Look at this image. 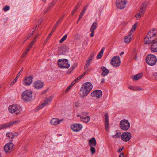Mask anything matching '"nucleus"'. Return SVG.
Segmentation results:
<instances>
[{
  "label": "nucleus",
  "mask_w": 157,
  "mask_h": 157,
  "mask_svg": "<svg viewBox=\"0 0 157 157\" xmlns=\"http://www.w3.org/2000/svg\"><path fill=\"white\" fill-rule=\"evenodd\" d=\"M156 29L153 28L150 30L148 33L144 40L145 44H148L152 43L157 39Z\"/></svg>",
  "instance_id": "nucleus-1"
},
{
  "label": "nucleus",
  "mask_w": 157,
  "mask_h": 157,
  "mask_svg": "<svg viewBox=\"0 0 157 157\" xmlns=\"http://www.w3.org/2000/svg\"><path fill=\"white\" fill-rule=\"evenodd\" d=\"M92 87V84L90 82L84 83L82 86L80 90V93H82L83 94L82 97L83 98L87 96Z\"/></svg>",
  "instance_id": "nucleus-2"
},
{
  "label": "nucleus",
  "mask_w": 157,
  "mask_h": 157,
  "mask_svg": "<svg viewBox=\"0 0 157 157\" xmlns=\"http://www.w3.org/2000/svg\"><path fill=\"white\" fill-rule=\"evenodd\" d=\"M8 109L10 113H14L17 115L20 114L21 110V107L18 105H10L9 106Z\"/></svg>",
  "instance_id": "nucleus-3"
},
{
  "label": "nucleus",
  "mask_w": 157,
  "mask_h": 157,
  "mask_svg": "<svg viewBox=\"0 0 157 157\" xmlns=\"http://www.w3.org/2000/svg\"><path fill=\"white\" fill-rule=\"evenodd\" d=\"M22 99L25 101H30L32 98V92L29 90H25L21 94Z\"/></svg>",
  "instance_id": "nucleus-4"
},
{
  "label": "nucleus",
  "mask_w": 157,
  "mask_h": 157,
  "mask_svg": "<svg viewBox=\"0 0 157 157\" xmlns=\"http://www.w3.org/2000/svg\"><path fill=\"white\" fill-rule=\"evenodd\" d=\"M157 59L156 57L151 54L148 55L146 58V63L150 66L155 65L157 62Z\"/></svg>",
  "instance_id": "nucleus-5"
},
{
  "label": "nucleus",
  "mask_w": 157,
  "mask_h": 157,
  "mask_svg": "<svg viewBox=\"0 0 157 157\" xmlns=\"http://www.w3.org/2000/svg\"><path fill=\"white\" fill-rule=\"evenodd\" d=\"M68 60L66 59H60L58 61L59 67L61 68H68L70 65L68 63Z\"/></svg>",
  "instance_id": "nucleus-6"
},
{
  "label": "nucleus",
  "mask_w": 157,
  "mask_h": 157,
  "mask_svg": "<svg viewBox=\"0 0 157 157\" xmlns=\"http://www.w3.org/2000/svg\"><path fill=\"white\" fill-rule=\"evenodd\" d=\"M119 124L121 128L124 131L128 130L130 127V123L127 120L125 119L121 120Z\"/></svg>",
  "instance_id": "nucleus-7"
},
{
  "label": "nucleus",
  "mask_w": 157,
  "mask_h": 157,
  "mask_svg": "<svg viewBox=\"0 0 157 157\" xmlns=\"http://www.w3.org/2000/svg\"><path fill=\"white\" fill-rule=\"evenodd\" d=\"M111 63L113 66L115 67L119 66L121 63L120 57L117 56L113 57L111 59Z\"/></svg>",
  "instance_id": "nucleus-8"
},
{
  "label": "nucleus",
  "mask_w": 157,
  "mask_h": 157,
  "mask_svg": "<svg viewBox=\"0 0 157 157\" xmlns=\"http://www.w3.org/2000/svg\"><path fill=\"white\" fill-rule=\"evenodd\" d=\"M116 4L117 8L123 9L125 7L126 1V0H117Z\"/></svg>",
  "instance_id": "nucleus-9"
},
{
  "label": "nucleus",
  "mask_w": 157,
  "mask_h": 157,
  "mask_svg": "<svg viewBox=\"0 0 157 157\" xmlns=\"http://www.w3.org/2000/svg\"><path fill=\"white\" fill-rule=\"evenodd\" d=\"M53 97H54L53 96H51L47 98L45 100L44 103H43L41 105H39L37 108L36 109L38 111L42 109L44 107V106L47 105L49 103H50L51 101L53 99Z\"/></svg>",
  "instance_id": "nucleus-10"
},
{
  "label": "nucleus",
  "mask_w": 157,
  "mask_h": 157,
  "mask_svg": "<svg viewBox=\"0 0 157 157\" xmlns=\"http://www.w3.org/2000/svg\"><path fill=\"white\" fill-rule=\"evenodd\" d=\"M131 136V134L130 132H125L122 134L121 138L123 141L125 142H127L130 140Z\"/></svg>",
  "instance_id": "nucleus-11"
},
{
  "label": "nucleus",
  "mask_w": 157,
  "mask_h": 157,
  "mask_svg": "<svg viewBox=\"0 0 157 157\" xmlns=\"http://www.w3.org/2000/svg\"><path fill=\"white\" fill-rule=\"evenodd\" d=\"M33 79L31 76L26 77L23 81V84L25 86H29L31 83Z\"/></svg>",
  "instance_id": "nucleus-12"
},
{
  "label": "nucleus",
  "mask_w": 157,
  "mask_h": 157,
  "mask_svg": "<svg viewBox=\"0 0 157 157\" xmlns=\"http://www.w3.org/2000/svg\"><path fill=\"white\" fill-rule=\"evenodd\" d=\"M147 4L148 3L146 1L144 2L142 4L139 11V13L141 15H143L144 14Z\"/></svg>",
  "instance_id": "nucleus-13"
},
{
  "label": "nucleus",
  "mask_w": 157,
  "mask_h": 157,
  "mask_svg": "<svg viewBox=\"0 0 157 157\" xmlns=\"http://www.w3.org/2000/svg\"><path fill=\"white\" fill-rule=\"evenodd\" d=\"M102 95V92L100 90H95L91 93V96L93 97H96L97 98L101 97Z\"/></svg>",
  "instance_id": "nucleus-14"
},
{
  "label": "nucleus",
  "mask_w": 157,
  "mask_h": 157,
  "mask_svg": "<svg viewBox=\"0 0 157 157\" xmlns=\"http://www.w3.org/2000/svg\"><path fill=\"white\" fill-rule=\"evenodd\" d=\"M82 126L80 124H75L72 125L71 126V129L74 131H79L82 128Z\"/></svg>",
  "instance_id": "nucleus-15"
},
{
  "label": "nucleus",
  "mask_w": 157,
  "mask_h": 157,
  "mask_svg": "<svg viewBox=\"0 0 157 157\" xmlns=\"http://www.w3.org/2000/svg\"><path fill=\"white\" fill-rule=\"evenodd\" d=\"M14 144L12 143H8L6 144L4 147V150L6 153H7L9 151L11 150L13 148Z\"/></svg>",
  "instance_id": "nucleus-16"
},
{
  "label": "nucleus",
  "mask_w": 157,
  "mask_h": 157,
  "mask_svg": "<svg viewBox=\"0 0 157 157\" xmlns=\"http://www.w3.org/2000/svg\"><path fill=\"white\" fill-rule=\"evenodd\" d=\"M44 83L40 81H37L34 83L33 85L34 87L37 89H40L42 88Z\"/></svg>",
  "instance_id": "nucleus-17"
},
{
  "label": "nucleus",
  "mask_w": 157,
  "mask_h": 157,
  "mask_svg": "<svg viewBox=\"0 0 157 157\" xmlns=\"http://www.w3.org/2000/svg\"><path fill=\"white\" fill-rule=\"evenodd\" d=\"M20 121L19 120H17L11 122H10L6 123L4 124L5 128H6L11 126H12L16 124H18L20 122Z\"/></svg>",
  "instance_id": "nucleus-18"
},
{
  "label": "nucleus",
  "mask_w": 157,
  "mask_h": 157,
  "mask_svg": "<svg viewBox=\"0 0 157 157\" xmlns=\"http://www.w3.org/2000/svg\"><path fill=\"white\" fill-rule=\"evenodd\" d=\"M62 120L63 119L59 120L57 118H53L51 121V123L52 125H56L59 124Z\"/></svg>",
  "instance_id": "nucleus-19"
},
{
  "label": "nucleus",
  "mask_w": 157,
  "mask_h": 157,
  "mask_svg": "<svg viewBox=\"0 0 157 157\" xmlns=\"http://www.w3.org/2000/svg\"><path fill=\"white\" fill-rule=\"evenodd\" d=\"M105 130L106 131H108L109 129V117L107 114H105Z\"/></svg>",
  "instance_id": "nucleus-20"
},
{
  "label": "nucleus",
  "mask_w": 157,
  "mask_h": 157,
  "mask_svg": "<svg viewBox=\"0 0 157 157\" xmlns=\"http://www.w3.org/2000/svg\"><path fill=\"white\" fill-rule=\"evenodd\" d=\"M151 45L150 49L152 52H157V41L153 42Z\"/></svg>",
  "instance_id": "nucleus-21"
},
{
  "label": "nucleus",
  "mask_w": 157,
  "mask_h": 157,
  "mask_svg": "<svg viewBox=\"0 0 157 157\" xmlns=\"http://www.w3.org/2000/svg\"><path fill=\"white\" fill-rule=\"evenodd\" d=\"M89 144L90 146H95L96 142L95 138L93 137L89 141Z\"/></svg>",
  "instance_id": "nucleus-22"
},
{
  "label": "nucleus",
  "mask_w": 157,
  "mask_h": 157,
  "mask_svg": "<svg viewBox=\"0 0 157 157\" xmlns=\"http://www.w3.org/2000/svg\"><path fill=\"white\" fill-rule=\"evenodd\" d=\"M143 73H140L133 76L132 78L135 81H137L141 78L143 75Z\"/></svg>",
  "instance_id": "nucleus-23"
},
{
  "label": "nucleus",
  "mask_w": 157,
  "mask_h": 157,
  "mask_svg": "<svg viewBox=\"0 0 157 157\" xmlns=\"http://www.w3.org/2000/svg\"><path fill=\"white\" fill-rule=\"evenodd\" d=\"M131 35H130V33H129L128 35L125 37L124 39V41L126 43H128L130 42L132 40Z\"/></svg>",
  "instance_id": "nucleus-24"
},
{
  "label": "nucleus",
  "mask_w": 157,
  "mask_h": 157,
  "mask_svg": "<svg viewBox=\"0 0 157 157\" xmlns=\"http://www.w3.org/2000/svg\"><path fill=\"white\" fill-rule=\"evenodd\" d=\"M57 0H54L51 3H50L48 4V6L47 8V9L44 12V13H46L53 6L54 4L56 2Z\"/></svg>",
  "instance_id": "nucleus-25"
},
{
  "label": "nucleus",
  "mask_w": 157,
  "mask_h": 157,
  "mask_svg": "<svg viewBox=\"0 0 157 157\" xmlns=\"http://www.w3.org/2000/svg\"><path fill=\"white\" fill-rule=\"evenodd\" d=\"M101 69L103 71L101 75L103 76H106L109 73L108 70L105 67L103 66L101 67Z\"/></svg>",
  "instance_id": "nucleus-26"
},
{
  "label": "nucleus",
  "mask_w": 157,
  "mask_h": 157,
  "mask_svg": "<svg viewBox=\"0 0 157 157\" xmlns=\"http://www.w3.org/2000/svg\"><path fill=\"white\" fill-rule=\"evenodd\" d=\"M90 117L89 116H87L86 117H81L80 120L82 121L87 123L90 121Z\"/></svg>",
  "instance_id": "nucleus-27"
},
{
  "label": "nucleus",
  "mask_w": 157,
  "mask_h": 157,
  "mask_svg": "<svg viewBox=\"0 0 157 157\" xmlns=\"http://www.w3.org/2000/svg\"><path fill=\"white\" fill-rule=\"evenodd\" d=\"M105 50V48L103 47L99 53L97 55V58L99 59L101 58L103 55V53Z\"/></svg>",
  "instance_id": "nucleus-28"
},
{
  "label": "nucleus",
  "mask_w": 157,
  "mask_h": 157,
  "mask_svg": "<svg viewBox=\"0 0 157 157\" xmlns=\"http://www.w3.org/2000/svg\"><path fill=\"white\" fill-rule=\"evenodd\" d=\"M97 27V23L96 22H94L92 25L90 29V31H94Z\"/></svg>",
  "instance_id": "nucleus-29"
},
{
  "label": "nucleus",
  "mask_w": 157,
  "mask_h": 157,
  "mask_svg": "<svg viewBox=\"0 0 157 157\" xmlns=\"http://www.w3.org/2000/svg\"><path fill=\"white\" fill-rule=\"evenodd\" d=\"M137 25V23H136L132 26L129 33H130V35H132V34L134 32L135 29H136Z\"/></svg>",
  "instance_id": "nucleus-30"
},
{
  "label": "nucleus",
  "mask_w": 157,
  "mask_h": 157,
  "mask_svg": "<svg viewBox=\"0 0 157 157\" xmlns=\"http://www.w3.org/2000/svg\"><path fill=\"white\" fill-rule=\"evenodd\" d=\"M6 136L7 137H8L10 140L13 141V138L12 133H7L6 134Z\"/></svg>",
  "instance_id": "nucleus-31"
},
{
  "label": "nucleus",
  "mask_w": 157,
  "mask_h": 157,
  "mask_svg": "<svg viewBox=\"0 0 157 157\" xmlns=\"http://www.w3.org/2000/svg\"><path fill=\"white\" fill-rule=\"evenodd\" d=\"M95 52H93L90 55L87 61H88V62H91L94 56L95 55Z\"/></svg>",
  "instance_id": "nucleus-32"
},
{
  "label": "nucleus",
  "mask_w": 157,
  "mask_h": 157,
  "mask_svg": "<svg viewBox=\"0 0 157 157\" xmlns=\"http://www.w3.org/2000/svg\"><path fill=\"white\" fill-rule=\"evenodd\" d=\"M116 134L115 135H113L112 137L114 138H118L120 137L121 136V133L118 132L117 131H116Z\"/></svg>",
  "instance_id": "nucleus-33"
},
{
  "label": "nucleus",
  "mask_w": 157,
  "mask_h": 157,
  "mask_svg": "<svg viewBox=\"0 0 157 157\" xmlns=\"http://www.w3.org/2000/svg\"><path fill=\"white\" fill-rule=\"evenodd\" d=\"M55 30H53V29H52V30L51 31L50 33H49V35H48L47 38H46V40L45 41V42H44V43H46V42H47L49 39L51 37V35H52V33H53Z\"/></svg>",
  "instance_id": "nucleus-34"
},
{
  "label": "nucleus",
  "mask_w": 157,
  "mask_h": 157,
  "mask_svg": "<svg viewBox=\"0 0 157 157\" xmlns=\"http://www.w3.org/2000/svg\"><path fill=\"white\" fill-rule=\"evenodd\" d=\"M77 65V63H75L72 65V67L70 69L69 71H70L69 73H71L72 71H73L76 67Z\"/></svg>",
  "instance_id": "nucleus-35"
},
{
  "label": "nucleus",
  "mask_w": 157,
  "mask_h": 157,
  "mask_svg": "<svg viewBox=\"0 0 157 157\" xmlns=\"http://www.w3.org/2000/svg\"><path fill=\"white\" fill-rule=\"evenodd\" d=\"M90 65V62H88V61H86V63L84 67V69L85 70H86L89 67Z\"/></svg>",
  "instance_id": "nucleus-36"
},
{
  "label": "nucleus",
  "mask_w": 157,
  "mask_h": 157,
  "mask_svg": "<svg viewBox=\"0 0 157 157\" xmlns=\"http://www.w3.org/2000/svg\"><path fill=\"white\" fill-rule=\"evenodd\" d=\"M67 37V35L65 34L60 40L59 42L60 43H63L66 39Z\"/></svg>",
  "instance_id": "nucleus-37"
},
{
  "label": "nucleus",
  "mask_w": 157,
  "mask_h": 157,
  "mask_svg": "<svg viewBox=\"0 0 157 157\" xmlns=\"http://www.w3.org/2000/svg\"><path fill=\"white\" fill-rule=\"evenodd\" d=\"M91 148L90 149L92 154H94L95 153V149L93 147V146H90Z\"/></svg>",
  "instance_id": "nucleus-38"
},
{
  "label": "nucleus",
  "mask_w": 157,
  "mask_h": 157,
  "mask_svg": "<svg viewBox=\"0 0 157 157\" xmlns=\"http://www.w3.org/2000/svg\"><path fill=\"white\" fill-rule=\"evenodd\" d=\"M10 9V7L8 6H5L3 8V10L5 11H6Z\"/></svg>",
  "instance_id": "nucleus-39"
},
{
  "label": "nucleus",
  "mask_w": 157,
  "mask_h": 157,
  "mask_svg": "<svg viewBox=\"0 0 157 157\" xmlns=\"http://www.w3.org/2000/svg\"><path fill=\"white\" fill-rule=\"evenodd\" d=\"M142 15L140 13L136 14L135 15V17L137 19H139L141 17V16Z\"/></svg>",
  "instance_id": "nucleus-40"
},
{
  "label": "nucleus",
  "mask_w": 157,
  "mask_h": 157,
  "mask_svg": "<svg viewBox=\"0 0 157 157\" xmlns=\"http://www.w3.org/2000/svg\"><path fill=\"white\" fill-rule=\"evenodd\" d=\"M143 91L144 90L141 88L138 87H135V90L134 91Z\"/></svg>",
  "instance_id": "nucleus-41"
},
{
  "label": "nucleus",
  "mask_w": 157,
  "mask_h": 157,
  "mask_svg": "<svg viewBox=\"0 0 157 157\" xmlns=\"http://www.w3.org/2000/svg\"><path fill=\"white\" fill-rule=\"evenodd\" d=\"M132 57L135 59H136L137 58L136 55L135 53H134L132 55Z\"/></svg>",
  "instance_id": "nucleus-42"
},
{
  "label": "nucleus",
  "mask_w": 157,
  "mask_h": 157,
  "mask_svg": "<svg viewBox=\"0 0 157 157\" xmlns=\"http://www.w3.org/2000/svg\"><path fill=\"white\" fill-rule=\"evenodd\" d=\"M72 86L71 85H69V86L67 88L65 92H67L70 90V89L72 87Z\"/></svg>",
  "instance_id": "nucleus-43"
},
{
  "label": "nucleus",
  "mask_w": 157,
  "mask_h": 157,
  "mask_svg": "<svg viewBox=\"0 0 157 157\" xmlns=\"http://www.w3.org/2000/svg\"><path fill=\"white\" fill-rule=\"evenodd\" d=\"M33 45L32 44H31V43H30L28 45V47L27 48V51H29L30 49L31 48L32 45Z\"/></svg>",
  "instance_id": "nucleus-44"
},
{
  "label": "nucleus",
  "mask_w": 157,
  "mask_h": 157,
  "mask_svg": "<svg viewBox=\"0 0 157 157\" xmlns=\"http://www.w3.org/2000/svg\"><path fill=\"white\" fill-rule=\"evenodd\" d=\"M88 114H89V112H82L81 113V114L82 115L85 116H86Z\"/></svg>",
  "instance_id": "nucleus-45"
},
{
  "label": "nucleus",
  "mask_w": 157,
  "mask_h": 157,
  "mask_svg": "<svg viewBox=\"0 0 157 157\" xmlns=\"http://www.w3.org/2000/svg\"><path fill=\"white\" fill-rule=\"evenodd\" d=\"M17 79H15V78L13 79V81L11 82L10 85L13 86L17 81Z\"/></svg>",
  "instance_id": "nucleus-46"
},
{
  "label": "nucleus",
  "mask_w": 157,
  "mask_h": 157,
  "mask_svg": "<svg viewBox=\"0 0 157 157\" xmlns=\"http://www.w3.org/2000/svg\"><path fill=\"white\" fill-rule=\"evenodd\" d=\"M13 138H14L15 137H16L18 135V134L17 132H14V133H13Z\"/></svg>",
  "instance_id": "nucleus-47"
},
{
  "label": "nucleus",
  "mask_w": 157,
  "mask_h": 157,
  "mask_svg": "<svg viewBox=\"0 0 157 157\" xmlns=\"http://www.w3.org/2000/svg\"><path fill=\"white\" fill-rule=\"evenodd\" d=\"M59 25H58V24L56 23L54 26L53 27V28H52V29L53 30H55L56 29V28Z\"/></svg>",
  "instance_id": "nucleus-48"
},
{
  "label": "nucleus",
  "mask_w": 157,
  "mask_h": 157,
  "mask_svg": "<svg viewBox=\"0 0 157 157\" xmlns=\"http://www.w3.org/2000/svg\"><path fill=\"white\" fill-rule=\"evenodd\" d=\"M59 25H58V24L56 23L54 26L53 27V28H52V29L53 30H55L56 29V28Z\"/></svg>",
  "instance_id": "nucleus-49"
},
{
  "label": "nucleus",
  "mask_w": 157,
  "mask_h": 157,
  "mask_svg": "<svg viewBox=\"0 0 157 157\" xmlns=\"http://www.w3.org/2000/svg\"><path fill=\"white\" fill-rule=\"evenodd\" d=\"M29 51H27V49H26V50H25V51H24V53H23L22 55V57H23L24 56H25L26 54L27 53V52H28Z\"/></svg>",
  "instance_id": "nucleus-50"
},
{
  "label": "nucleus",
  "mask_w": 157,
  "mask_h": 157,
  "mask_svg": "<svg viewBox=\"0 0 157 157\" xmlns=\"http://www.w3.org/2000/svg\"><path fill=\"white\" fill-rule=\"evenodd\" d=\"M88 6V5L87 4L85 7H84L82 11L85 12V11L87 10V7Z\"/></svg>",
  "instance_id": "nucleus-51"
},
{
  "label": "nucleus",
  "mask_w": 157,
  "mask_h": 157,
  "mask_svg": "<svg viewBox=\"0 0 157 157\" xmlns=\"http://www.w3.org/2000/svg\"><path fill=\"white\" fill-rule=\"evenodd\" d=\"M5 128L4 124L0 125V130Z\"/></svg>",
  "instance_id": "nucleus-52"
},
{
  "label": "nucleus",
  "mask_w": 157,
  "mask_h": 157,
  "mask_svg": "<svg viewBox=\"0 0 157 157\" xmlns=\"http://www.w3.org/2000/svg\"><path fill=\"white\" fill-rule=\"evenodd\" d=\"M77 9L75 8L72 11L71 14L73 15L76 12Z\"/></svg>",
  "instance_id": "nucleus-53"
},
{
  "label": "nucleus",
  "mask_w": 157,
  "mask_h": 157,
  "mask_svg": "<svg viewBox=\"0 0 157 157\" xmlns=\"http://www.w3.org/2000/svg\"><path fill=\"white\" fill-rule=\"evenodd\" d=\"M81 4V2H78V3L77 5V6H76L75 8L77 9L79 7Z\"/></svg>",
  "instance_id": "nucleus-54"
},
{
  "label": "nucleus",
  "mask_w": 157,
  "mask_h": 157,
  "mask_svg": "<svg viewBox=\"0 0 157 157\" xmlns=\"http://www.w3.org/2000/svg\"><path fill=\"white\" fill-rule=\"evenodd\" d=\"M124 149V147L123 148H119V149H118L117 152H118V153H120L123 150V149Z\"/></svg>",
  "instance_id": "nucleus-55"
},
{
  "label": "nucleus",
  "mask_w": 157,
  "mask_h": 157,
  "mask_svg": "<svg viewBox=\"0 0 157 157\" xmlns=\"http://www.w3.org/2000/svg\"><path fill=\"white\" fill-rule=\"evenodd\" d=\"M34 33V31H33L32 32V33H30V34H29V35H28V36H29L30 37L31 36H32V35H33Z\"/></svg>",
  "instance_id": "nucleus-56"
},
{
  "label": "nucleus",
  "mask_w": 157,
  "mask_h": 157,
  "mask_svg": "<svg viewBox=\"0 0 157 157\" xmlns=\"http://www.w3.org/2000/svg\"><path fill=\"white\" fill-rule=\"evenodd\" d=\"M129 89H130L131 90L134 91L135 90V87L134 86H130L129 87Z\"/></svg>",
  "instance_id": "nucleus-57"
},
{
  "label": "nucleus",
  "mask_w": 157,
  "mask_h": 157,
  "mask_svg": "<svg viewBox=\"0 0 157 157\" xmlns=\"http://www.w3.org/2000/svg\"><path fill=\"white\" fill-rule=\"evenodd\" d=\"M153 76L155 78H157V73H155L153 74Z\"/></svg>",
  "instance_id": "nucleus-58"
},
{
  "label": "nucleus",
  "mask_w": 157,
  "mask_h": 157,
  "mask_svg": "<svg viewBox=\"0 0 157 157\" xmlns=\"http://www.w3.org/2000/svg\"><path fill=\"white\" fill-rule=\"evenodd\" d=\"M76 82H77V81H76V80L75 79L73 81V82L71 83V84H70V85L72 86Z\"/></svg>",
  "instance_id": "nucleus-59"
},
{
  "label": "nucleus",
  "mask_w": 157,
  "mask_h": 157,
  "mask_svg": "<svg viewBox=\"0 0 157 157\" xmlns=\"http://www.w3.org/2000/svg\"><path fill=\"white\" fill-rule=\"evenodd\" d=\"M90 31L91 32V33L90 34V37H92L94 36V31Z\"/></svg>",
  "instance_id": "nucleus-60"
},
{
  "label": "nucleus",
  "mask_w": 157,
  "mask_h": 157,
  "mask_svg": "<svg viewBox=\"0 0 157 157\" xmlns=\"http://www.w3.org/2000/svg\"><path fill=\"white\" fill-rule=\"evenodd\" d=\"M42 20H43V19H42V18H40V19L39 20L38 23H40V24H39V25H40L41 23L42 22Z\"/></svg>",
  "instance_id": "nucleus-61"
},
{
  "label": "nucleus",
  "mask_w": 157,
  "mask_h": 157,
  "mask_svg": "<svg viewBox=\"0 0 157 157\" xmlns=\"http://www.w3.org/2000/svg\"><path fill=\"white\" fill-rule=\"evenodd\" d=\"M23 69H24L23 68V67L21 69V70H20V71L18 73V74H19L21 75V73L23 71Z\"/></svg>",
  "instance_id": "nucleus-62"
},
{
  "label": "nucleus",
  "mask_w": 157,
  "mask_h": 157,
  "mask_svg": "<svg viewBox=\"0 0 157 157\" xmlns=\"http://www.w3.org/2000/svg\"><path fill=\"white\" fill-rule=\"evenodd\" d=\"M64 15L62 16L61 17H60V18L58 20H59L61 22V20L64 18Z\"/></svg>",
  "instance_id": "nucleus-63"
},
{
  "label": "nucleus",
  "mask_w": 157,
  "mask_h": 157,
  "mask_svg": "<svg viewBox=\"0 0 157 157\" xmlns=\"http://www.w3.org/2000/svg\"><path fill=\"white\" fill-rule=\"evenodd\" d=\"M82 78V77H80V76H79L76 79H75V80H76V81L77 82L80 79Z\"/></svg>",
  "instance_id": "nucleus-64"
}]
</instances>
